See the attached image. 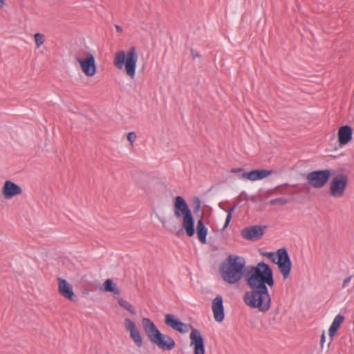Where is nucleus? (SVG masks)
<instances>
[{"instance_id":"473e14b6","label":"nucleus","mask_w":354,"mask_h":354,"mask_svg":"<svg viewBox=\"0 0 354 354\" xmlns=\"http://www.w3.org/2000/svg\"><path fill=\"white\" fill-rule=\"evenodd\" d=\"M324 341H325V334H324V332H323V333L322 334V336H321V341H320L322 346H323Z\"/></svg>"},{"instance_id":"5701e85b","label":"nucleus","mask_w":354,"mask_h":354,"mask_svg":"<svg viewBox=\"0 0 354 354\" xmlns=\"http://www.w3.org/2000/svg\"><path fill=\"white\" fill-rule=\"evenodd\" d=\"M118 303L121 307L128 310L132 315H134L136 314L134 308L129 301L123 299L122 298H118Z\"/></svg>"},{"instance_id":"2eb2a0df","label":"nucleus","mask_w":354,"mask_h":354,"mask_svg":"<svg viewBox=\"0 0 354 354\" xmlns=\"http://www.w3.org/2000/svg\"><path fill=\"white\" fill-rule=\"evenodd\" d=\"M22 194L21 187L11 180H6L2 187V194L6 199H10Z\"/></svg>"},{"instance_id":"c756f323","label":"nucleus","mask_w":354,"mask_h":354,"mask_svg":"<svg viewBox=\"0 0 354 354\" xmlns=\"http://www.w3.org/2000/svg\"><path fill=\"white\" fill-rule=\"evenodd\" d=\"M353 275L351 276H349L348 277H346L344 281H343V283H342V288H346L348 284L350 283V281H351L352 278H353Z\"/></svg>"},{"instance_id":"ddd939ff","label":"nucleus","mask_w":354,"mask_h":354,"mask_svg":"<svg viewBox=\"0 0 354 354\" xmlns=\"http://www.w3.org/2000/svg\"><path fill=\"white\" fill-rule=\"evenodd\" d=\"M124 327L129 332L130 337L135 344L138 347H141L142 346V338L134 322L129 318H125Z\"/></svg>"},{"instance_id":"cd10ccee","label":"nucleus","mask_w":354,"mask_h":354,"mask_svg":"<svg viewBox=\"0 0 354 354\" xmlns=\"http://www.w3.org/2000/svg\"><path fill=\"white\" fill-rule=\"evenodd\" d=\"M136 138V134L135 132H129L127 134V140L129 141L131 145H132Z\"/></svg>"},{"instance_id":"1a4fd4ad","label":"nucleus","mask_w":354,"mask_h":354,"mask_svg":"<svg viewBox=\"0 0 354 354\" xmlns=\"http://www.w3.org/2000/svg\"><path fill=\"white\" fill-rule=\"evenodd\" d=\"M348 183V176L344 174L335 176L330 181L329 193L335 198L342 197L345 192Z\"/></svg>"},{"instance_id":"aec40b11","label":"nucleus","mask_w":354,"mask_h":354,"mask_svg":"<svg viewBox=\"0 0 354 354\" xmlns=\"http://www.w3.org/2000/svg\"><path fill=\"white\" fill-rule=\"evenodd\" d=\"M196 234L200 242L203 244H205L207 243L206 236L207 234V229L202 218L198 220L197 222Z\"/></svg>"},{"instance_id":"9d476101","label":"nucleus","mask_w":354,"mask_h":354,"mask_svg":"<svg viewBox=\"0 0 354 354\" xmlns=\"http://www.w3.org/2000/svg\"><path fill=\"white\" fill-rule=\"evenodd\" d=\"M136 185L147 196H152L156 194V187L157 183L149 176L144 175L138 176L136 179Z\"/></svg>"},{"instance_id":"9b49d317","label":"nucleus","mask_w":354,"mask_h":354,"mask_svg":"<svg viewBox=\"0 0 354 354\" xmlns=\"http://www.w3.org/2000/svg\"><path fill=\"white\" fill-rule=\"evenodd\" d=\"M266 229V226L265 225H252L245 227L241 231V236L247 240L258 241L264 234Z\"/></svg>"},{"instance_id":"f704fd0d","label":"nucleus","mask_w":354,"mask_h":354,"mask_svg":"<svg viewBox=\"0 0 354 354\" xmlns=\"http://www.w3.org/2000/svg\"><path fill=\"white\" fill-rule=\"evenodd\" d=\"M280 186V189H278L277 192L278 193H280V194H285L286 193V189L282 188V186L279 185Z\"/></svg>"},{"instance_id":"423d86ee","label":"nucleus","mask_w":354,"mask_h":354,"mask_svg":"<svg viewBox=\"0 0 354 354\" xmlns=\"http://www.w3.org/2000/svg\"><path fill=\"white\" fill-rule=\"evenodd\" d=\"M262 255L269 258L273 263L277 264L280 273L284 279H287L291 270V261L286 248H280L277 251V257L274 252H263Z\"/></svg>"},{"instance_id":"dca6fc26","label":"nucleus","mask_w":354,"mask_h":354,"mask_svg":"<svg viewBox=\"0 0 354 354\" xmlns=\"http://www.w3.org/2000/svg\"><path fill=\"white\" fill-rule=\"evenodd\" d=\"M212 310L214 314V318L216 322H221L224 320L225 312L223 301L221 295H217L213 299L212 304Z\"/></svg>"},{"instance_id":"7ed1b4c3","label":"nucleus","mask_w":354,"mask_h":354,"mask_svg":"<svg viewBox=\"0 0 354 354\" xmlns=\"http://www.w3.org/2000/svg\"><path fill=\"white\" fill-rule=\"evenodd\" d=\"M142 328L150 342L163 351H171L175 346L174 339L168 335L162 334L149 318L142 319Z\"/></svg>"},{"instance_id":"412c9836","label":"nucleus","mask_w":354,"mask_h":354,"mask_svg":"<svg viewBox=\"0 0 354 354\" xmlns=\"http://www.w3.org/2000/svg\"><path fill=\"white\" fill-rule=\"evenodd\" d=\"M344 320V317L341 315H338L335 317L328 330V335L330 338V342L332 341L333 336L336 333L340 325L343 323Z\"/></svg>"},{"instance_id":"f257e3e1","label":"nucleus","mask_w":354,"mask_h":354,"mask_svg":"<svg viewBox=\"0 0 354 354\" xmlns=\"http://www.w3.org/2000/svg\"><path fill=\"white\" fill-rule=\"evenodd\" d=\"M245 283L251 290L243 295L245 305L260 312H267L271 305L267 286L272 287L274 284L273 272L270 266L264 262H259L255 266H249Z\"/></svg>"},{"instance_id":"7c9ffc66","label":"nucleus","mask_w":354,"mask_h":354,"mask_svg":"<svg viewBox=\"0 0 354 354\" xmlns=\"http://www.w3.org/2000/svg\"><path fill=\"white\" fill-rule=\"evenodd\" d=\"M243 171V168H233L231 169L232 173H239Z\"/></svg>"},{"instance_id":"a211bd4d","label":"nucleus","mask_w":354,"mask_h":354,"mask_svg":"<svg viewBox=\"0 0 354 354\" xmlns=\"http://www.w3.org/2000/svg\"><path fill=\"white\" fill-rule=\"evenodd\" d=\"M337 138L339 145H347L353 138L352 128L348 125L342 126L338 129Z\"/></svg>"},{"instance_id":"6e6552de","label":"nucleus","mask_w":354,"mask_h":354,"mask_svg":"<svg viewBox=\"0 0 354 354\" xmlns=\"http://www.w3.org/2000/svg\"><path fill=\"white\" fill-rule=\"evenodd\" d=\"M330 176V170H317L308 173L306 175V180L308 183L313 187L320 189L326 184Z\"/></svg>"},{"instance_id":"f03ea898","label":"nucleus","mask_w":354,"mask_h":354,"mask_svg":"<svg viewBox=\"0 0 354 354\" xmlns=\"http://www.w3.org/2000/svg\"><path fill=\"white\" fill-rule=\"evenodd\" d=\"M245 259L240 256L230 254L219 267L223 280L228 284L237 283L248 272V267L245 270Z\"/></svg>"},{"instance_id":"6ab92c4d","label":"nucleus","mask_w":354,"mask_h":354,"mask_svg":"<svg viewBox=\"0 0 354 354\" xmlns=\"http://www.w3.org/2000/svg\"><path fill=\"white\" fill-rule=\"evenodd\" d=\"M273 173L272 170L254 169L249 172L243 173L242 178L252 181L263 179Z\"/></svg>"},{"instance_id":"c9c22d12","label":"nucleus","mask_w":354,"mask_h":354,"mask_svg":"<svg viewBox=\"0 0 354 354\" xmlns=\"http://www.w3.org/2000/svg\"><path fill=\"white\" fill-rule=\"evenodd\" d=\"M115 28H116V30H117V31H118V32H122V27H121V26H118V25H115Z\"/></svg>"},{"instance_id":"b1692460","label":"nucleus","mask_w":354,"mask_h":354,"mask_svg":"<svg viewBox=\"0 0 354 354\" xmlns=\"http://www.w3.org/2000/svg\"><path fill=\"white\" fill-rule=\"evenodd\" d=\"M36 46L39 48L45 42V36L41 33H35L34 35Z\"/></svg>"},{"instance_id":"39448f33","label":"nucleus","mask_w":354,"mask_h":354,"mask_svg":"<svg viewBox=\"0 0 354 354\" xmlns=\"http://www.w3.org/2000/svg\"><path fill=\"white\" fill-rule=\"evenodd\" d=\"M137 61L138 54L136 48L133 46L129 48L127 53L124 50L118 51L115 54L113 64L118 69H122L124 67L127 75L131 79H134Z\"/></svg>"},{"instance_id":"393cba45","label":"nucleus","mask_w":354,"mask_h":354,"mask_svg":"<svg viewBox=\"0 0 354 354\" xmlns=\"http://www.w3.org/2000/svg\"><path fill=\"white\" fill-rule=\"evenodd\" d=\"M288 202V199L286 198H278L275 199H272L270 201L269 204L271 205H275L277 204H280L281 205H284L287 204Z\"/></svg>"},{"instance_id":"72a5a7b5","label":"nucleus","mask_w":354,"mask_h":354,"mask_svg":"<svg viewBox=\"0 0 354 354\" xmlns=\"http://www.w3.org/2000/svg\"><path fill=\"white\" fill-rule=\"evenodd\" d=\"M6 6V0H0V9Z\"/></svg>"},{"instance_id":"a878e982","label":"nucleus","mask_w":354,"mask_h":354,"mask_svg":"<svg viewBox=\"0 0 354 354\" xmlns=\"http://www.w3.org/2000/svg\"><path fill=\"white\" fill-rule=\"evenodd\" d=\"M201 207V201L198 197L193 198V210L194 213H197Z\"/></svg>"},{"instance_id":"bb28decb","label":"nucleus","mask_w":354,"mask_h":354,"mask_svg":"<svg viewBox=\"0 0 354 354\" xmlns=\"http://www.w3.org/2000/svg\"><path fill=\"white\" fill-rule=\"evenodd\" d=\"M234 209H235V207H232L227 211V217L225 219L223 229L226 228L228 226V225L232 219V214L233 212L234 211Z\"/></svg>"},{"instance_id":"e433bc0d","label":"nucleus","mask_w":354,"mask_h":354,"mask_svg":"<svg viewBox=\"0 0 354 354\" xmlns=\"http://www.w3.org/2000/svg\"><path fill=\"white\" fill-rule=\"evenodd\" d=\"M84 52H87L86 50H80L77 53H81V58H85V54Z\"/></svg>"},{"instance_id":"f8f14e48","label":"nucleus","mask_w":354,"mask_h":354,"mask_svg":"<svg viewBox=\"0 0 354 354\" xmlns=\"http://www.w3.org/2000/svg\"><path fill=\"white\" fill-rule=\"evenodd\" d=\"M189 339L190 346L194 348V354H205L204 339L198 329H192Z\"/></svg>"},{"instance_id":"0eeeda50","label":"nucleus","mask_w":354,"mask_h":354,"mask_svg":"<svg viewBox=\"0 0 354 354\" xmlns=\"http://www.w3.org/2000/svg\"><path fill=\"white\" fill-rule=\"evenodd\" d=\"M85 58H81V53H76L75 59L80 64L82 72L88 77L93 76L96 73L94 56L89 52H84Z\"/></svg>"},{"instance_id":"2f4dec72","label":"nucleus","mask_w":354,"mask_h":354,"mask_svg":"<svg viewBox=\"0 0 354 354\" xmlns=\"http://www.w3.org/2000/svg\"><path fill=\"white\" fill-rule=\"evenodd\" d=\"M191 53H192V55L194 59H195L196 57H200V55L198 53H196L193 49H192Z\"/></svg>"},{"instance_id":"c85d7f7f","label":"nucleus","mask_w":354,"mask_h":354,"mask_svg":"<svg viewBox=\"0 0 354 354\" xmlns=\"http://www.w3.org/2000/svg\"><path fill=\"white\" fill-rule=\"evenodd\" d=\"M279 189H280V186H277L276 187H274L273 189L267 190L266 192V196H270L275 194L276 193H277V191Z\"/></svg>"},{"instance_id":"4be33fe9","label":"nucleus","mask_w":354,"mask_h":354,"mask_svg":"<svg viewBox=\"0 0 354 354\" xmlns=\"http://www.w3.org/2000/svg\"><path fill=\"white\" fill-rule=\"evenodd\" d=\"M104 290L113 292L115 295H120V290L111 279H107L103 283Z\"/></svg>"},{"instance_id":"4468645a","label":"nucleus","mask_w":354,"mask_h":354,"mask_svg":"<svg viewBox=\"0 0 354 354\" xmlns=\"http://www.w3.org/2000/svg\"><path fill=\"white\" fill-rule=\"evenodd\" d=\"M165 323L167 326L180 333H186L189 330L188 326L186 324L183 323L171 314L165 315Z\"/></svg>"},{"instance_id":"f3484780","label":"nucleus","mask_w":354,"mask_h":354,"mask_svg":"<svg viewBox=\"0 0 354 354\" xmlns=\"http://www.w3.org/2000/svg\"><path fill=\"white\" fill-rule=\"evenodd\" d=\"M58 292L64 298L74 301L75 294L72 286L64 279L58 277Z\"/></svg>"},{"instance_id":"20e7f679","label":"nucleus","mask_w":354,"mask_h":354,"mask_svg":"<svg viewBox=\"0 0 354 354\" xmlns=\"http://www.w3.org/2000/svg\"><path fill=\"white\" fill-rule=\"evenodd\" d=\"M174 212L176 218L182 217V227L187 235L192 237L194 235V221L187 203L180 196H177L174 200Z\"/></svg>"}]
</instances>
